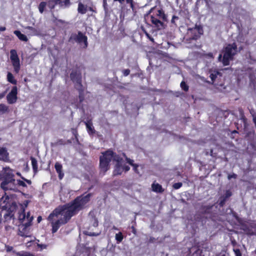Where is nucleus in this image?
<instances>
[{"label":"nucleus","instance_id":"09e8293b","mask_svg":"<svg viewBox=\"0 0 256 256\" xmlns=\"http://www.w3.org/2000/svg\"><path fill=\"white\" fill-rule=\"evenodd\" d=\"M175 18H176V17H175V16H173V18H172V22H174V19Z\"/></svg>","mask_w":256,"mask_h":256},{"label":"nucleus","instance_id":"de8ad7c7","mask_svg":"<svg viewBox=\"0 0 256 256\" xmlns=\"http://www.w3.org/2000/svg\"><path fill=\"white\" fill-rule=\"evenodd\" d=\"M253 120L254 123L255 124V125H256V118H254Z\"/></svg>","mask_w":256,"mask_h":256},{"label":"nucleus","instance_id":"20e7f679","mask_svg":"<svg viewBox=\"0 0 256 256\" xmlns=\"http://www.w3.org/2000/svg\"><path fill=\"white\" fill-rule=\"evenodd\" d=\"M236 52V46L235 44H228L224 50L223 58L222 60V54H220L218 56V60L222 61L224 66H228L230 64V62L232 59V56L235 54Z\"/></svg>","mask_w":256,"mask_h":256},{"label":"nucleus","instance_id":"5701e85b","mask_svg":"<svg viewBox=\"0 0 256 256\" xmlns=\"http://www.w3.org/2000/svg\"><path fill=\"white\" fill-rule=\"evenodd\" d=\"M58 2L55 0H50L48 2H47V6H48L50 9H52L54 8L55 5Z\"/></svg>","mask_w":256,"mask_h":256},{"label":"nucleus","instance_id":"58836bf2","mask_svg":"<svg viewBox=\"0 0 256 256\" xmlns=\"http://www.w3.org/2000/svg\"><path fill=\"white\" fill-rule=\"evenodd\" d=\"M194 30L198 31L200 34H202V30L200 28H195Z\"/></svg>","mask_w":256,"mask_h":256},{"label":"nucleus","instance_id":"7ed1b4c3","mask_svg":"<svg viewBox=\"0 0 256 256\" xmlns=\"http://www.w3.org/2000/svg\"><path fill=\"white\" fill-rule=\"evenodd\" d=\"M29 202V200H26L22 204H19L16 208L18 209V220L20 224H32L34 217L30 212L25 211Z\"/></svg>","mask_w":256,"mask_h":256},{"label":"nucleus","instance_id":"bb28decb","mask_svg":"<svg viewBox=\"0 0 256 256\" xmlns=\"http://www.w3.org/2000/svg\"><path fill=\"white\" fill-rule=\"evenodd\" d=\"M31 160H32V166L33 168L34 169V170H36L38 168L37 161L36 160L35 158H31Z\"/></svg>","mask_w":256,"mask_h":256},{"label":"nucleus","instance_id":"864d4df0","mask_svg":"<svg viewBox=\"0 0 256 256\" xmlns=\"http://www.w3.org/2000/svg\"><path fill=\"white\" fill-rule=\"evenodd\" d=\"M57 2H60L61 0H55Z\"/></svg>","mask_w":256,"mask_h":256},{"label":"nucleus","instance_id":"aec40b11","mask_svg":"<svg viewBox=\"0 0 256 256\" xmlns=\"http://www.w3.org/2000/svg\"><path fill=\"white\" fill-rule=\"evenodd\" d=\"M78 12L80 13H81L82 14H84L86 12V8L82 4L80 3L78 4Z\"/></svg>","mask_w":256,"mask_h":256},{"label":"nucleus","instance_id":"a211bd4d","mask_svg":"<svg viewBox=\"0 0 256 256\" xmlns=\"http://www.w3.org/2000/svg\"><path fill=\"white\" fill-rule=\"evenodd\" d=\"M7 80L8 82L12 84H16V80L14 79L12 74L10 72H8L7 74Z\"/></svg>","mask_w":256,"mask_h":256},{"label":"nucleus","instance_id":"dca6fc26","mask_svg":"<svg viewBox=\"0 0 256 256\" xmlns=\"http://www.w3.org/2000/svg\"><path fill=\"white\" fill-rule=\"evenodd\" d=\"M14 34L18 36V38L20 40L26 42L28 41V38L26 36L22 34L20 31L15 30L14 32Z\"/></svg>","mask_w":256,"mask_h":256},{"label":"nucleus","instance_id":"c9c22d12","mask_svg":"<svg viewBox=\"0 0 256 256\" xmlns=\"http://www.w3.org/2000/svg\"><path fill=\"white\" fill-rule=\"evenodd\" d=\"M130 72V70H125L124 71V75L125 76H128V74H129Z\"/></svg>","mask_w":256,"mask_h":256},{"label":"nucleus","instance_id":"423d86ee","mask_svg":"<svg viewBox=\"0 0 256 256\" xmlns=\"http://www.w3.org/2000/svg\"><path fill=\"white\" fill-rule=\"evenodd\" d=\"M10 60L14 72L16 74L18 73L20 68V60L16 50L14 49L10 50Z\"/></svg>","mask_w":256,"mask_h":256},{"label":"nucleus","instance_id":"393cba45","mask_svg":"<svg viewBox=\"0 0 256 256\" xmlns=\"http://www.w3.org/2000/svg\"><path fill=\"white\" fill-rule=\"evenodd\" d=\"M47 6V4L46 2H42L39 5V10L40 13H42L44 8Z\"/></svg>","mask_w":256,"mask_h":256},{"label":"nucleus","instance_id":"473e14b6","mask_svg":"<svg viewBox=\"0 0 256 256\" xmlns=\"http://www.w3.org/2000/svg\"><path fill=\"white\" fill-rule=\"evenodd\" d=\"M182 186V182H177L175 183L173 185V187L175 189H178Z\"/></svg>","mask_w":256,"mask_h":256},{"label":"nucleus","instance_id":"f8f14e48","mask_svg":"<svg viewBox=\"0 0 256 256\" xmlns=\"http://www.w3.org/2000/svg\"><path fill=\"white\" fill-rule=\"evenodd\" d=\"M24 32L28 36H40V31L38 28H36L31 26H26L24 28Z\"/></svg>","mask_w":256,"mask_h":256},{"label":"nucleus","instance_id":"c756f323","mask_svg":"<svg viewBox=\"0 0 256 256\" xmlns=\"http://www.w3.org/2000/svg\"><path fill=\"white\" fill-rule=\"evenodd\" d=\"M156 15L162 19L165 18V14L162 10H158L156 13Z\"/></svg>","mask_w":256,"mask_h":256},{"label":"nucleus","instance_id":"9b49d317","mask_svg":"<svg viewBox=\"0 0 256 256\" xmlns=\"http://www.w3.org/2000/svg\"><path fill=\"white\" fill-rule=\"evenodd\" d=\"M70 40H74L75 42L78 43H84V47L87 46V38L82 33L78 32V34H72L70 38Z\"/></svg>","mask_w":256,"mask_h":256},{"label":"nucleus","instance_id":"4468645a","mask_svg":"<svg viewBox=\"0 0 256 256\" xmlns=\"http://www.w3.org/2000/svg\"><path fill=\"white\" fill-rule=\"evenodd\" d=\"M0 160L7 162L8 160V154L6 148H0Z\"/></svg>","mask_w":256,"mask_h":256},{"label":"nucleus","instance_id":"4be33fe9","mask_svg":"<svg viewBox=\"0 0 256 256\" xmlns=\"http://www.w3.org/2000/svg\"><path fill=\"white\" fill-rule=\"evenodd\" d=\"M123 238L124 237L122 232H120L116 234L115 238L116 240L118 243L120 242L122 240Z\"/></svg>","mask_w":256,"mask_h":256},{"label":"nucleus","instance_id":"8fccbe9b","mask_svg":"<svg viewBox=\"0 0 256 256\" xmlns=\"http://www.w3.org/2000/svg\"><path fill=\"white\" fill-rule=\"evenodd\" d=\"M106 4V0H104V5L105 6Z\"/></svg>","mask_w":256,"mask_h":256},{"label":"nucleus","instance_id":"412c9836","mask_svg":"<svg viewBox=\"0 0 256 256\" xmlns=\"http://www.w3.org/2000/svg\"><path fill=\"white\" fill-rule=\"evenodd\" d=\"M8 110V106L4 104H0V114H3Z\"/></svg>","mask_w":256,"mask_h":256},{"label":"nucleus","instance_id":"2eb2a0df","mask_svg":"<svg viewBox=\"0 0 256 256\" xmlns=\"http://www.w3.org/2000/svg\"><path fill=\"white\" fill-rule=\"evenodd\" d=\"M152 23L155 25L156 27L159 30L162 29L164 27L163 23L160 22L159 20L154 18L153 16H151L150 18Z\"/></svg>","mask_w":256,"mask_h":256},{"label":"nucleus","instance_id":"2f4dec72","mask_svg":"<svg viewBox=\"0 0 256 256\" xmlns=\"http://www.w3.org/2000/svg\"><path fill=\"white\" fill-rule=\"evenodd\" d=\"M180 86L182 90H184L185 91H187L188 89V86L186 84V83L184 82H182L180 84Z\"/></svg>","mask_w":256,"mask_h":256},{"label":"nucleus","instance_id":"a18cd8bd","mask_svg":"<svg viewBox=\"0 0 256 256\" xmlns=\"http://www.w3.org/2000/svg\"><path fill=\"white\" fill-rule=\"evenodd\" d=\"M236 256H241L240 254V252H239L238 250H236Z\"/></svg>","mask_w":256,"mask_h":256},{"label":"nucleus","instance_id":"49530a36","mask_svg":"<svg viewBox=\"0 0 256 256\" xmlns=\"http://www.w3.org/2000/svg\"><path fill=\"white\" fill-rule=\"evenodd\" d=\"M42 219V218L41 216H38V222H40L41 221Z\"/></svg>","mask_w":256,"mask_h":256},{"label":"nucleus","instance_id":"e433bc0d","mask_svg":"<svg viewBox=\"0 0 256 256\" xmlns=\"http://www.w3.org/2000/svg\"><path fill=\"white\" fill-rule=\"evenodd\" d=\"M58 174V176L60 179H62L64 176V173L61 171L60 172H57Z\"/></svg>","mask_w":256,"mask_h":256},{"label":"nucleus","instance_id":"c03bdc74","mask_svg":"<svg viewBox=\"0 0 256 256\" xmlns=\"http://www.w3.org/2000/svg\"><path fill=\"white\" fill-rule=\"evenodd\" d=\"M6 30V28L4 26H0V31H4Z\"/></svg>","mask_w":256,"mask_h":256},{"label":"nucleus","instance_id":"79ce46f5","mask_svg":"<svg viewBox=\"0 0 256 256\" xmlns=\"http://www.w3.org/2000/svg\"><path fill=\"white\" fill-rule=\"evenodd\" d=\"M206 56H208V58H214L212 54V53H209V54H207Z\"/></svg>","mask_w":256,"mask_h":256},{"label":"nucleus","instance_id":"5fc2aeb1","mask_svg":"<svg viewBox=\"0 0 256 256\" xmlns=\"http://www.w3.org/2000/svg\"><path fill=\"white\" fill-rule=\"evenodd\" d=\"M114 230H116L117 228H116V227H114Z\"/></svg>","mask_w":256,"mask_h":256},{"label":"nucleus","instance_id":"a878e982","mask_svg":"<svg viewBox=\"0 0 256 256\" xmlns=\"http://www.w3.org/2000/svg\"><path fill=\"white\" fill-rule=\"evenodd\" d=\"M55 168L57 172H60L62 171V164L60 163L56 162L55 164Z\"/></svg>","mask_w":256,"mask_h":256},{"label":"nucleus","instance_id":"ea45409f","mask_svg":"<svg viewBox=\"0 0 256 256\" xmlns=\"http://www.w3.org/2000/svg\"><path fill=\"white\" fill-rule=\"evenodd\" d=\"M87 234L88 235V236H98V234H96L94 232H90L88 233Z\"/></svg>","mask_w":256,"mask_h":256},{"label":"nucleus","instance_id":"0eeeda50","mask_svg":"<svg viewBox=\"0 0 256 256\" xmlns=\"http://www.w3.org/2000/svg\"><path fill=\"white\" fill-rule=\"evenodd\" d=\"M14 170L9 167H6L2 168L0 172V180H8L14 178Z\"/></svg>","mask_w":256,"mask_h":256},{"label":"nucleus","instance_id":"7c9ffc66","mask_svg":"<svg viewBox=\"0 0 256 256\" xmlns=\"http://www.w3.org/2000/svg\"><path fill=\"white\" fill-rule=\"evenodd\" d=\"M16 174L20 176L21 177L22 179L24 180L28 184L30 185L31 184H32V182L30 180H27V179H26L25 178H24V177L22 176H21V174L20 172H16Z\"/></svg>","mask_w":256,"mask_h":256},{"label":"nucleus","instance_id":"f3484780","mask_svg":"<svg viewBox=\"0 0 256 256\" xmlns=\"http://www.w3.org/2000/svg\"><path fill=\"white\" fill-rule=\"evenodd\" d=\"M152 188L154 192H163V189L160 184L154 182L152 185Z\"/></svg>","mask_w":256,"mask_h":256},{"label":"nucleus","instance_id":"6e6552de","mask_svg":"<svg viewBox=\"0 0 256 256\" xmlns=\"http://www.w3.org/2000/svg\"><path fill=\"white\" fill-rule=\"evenodd\" d=\"M0 186L4 190H17V184H16V180L15 179L8 180H3L1 183Z\"/></svg>","mask_w":256,"mask_h":256},{"label":"nucleus","instance_id":"72a5a7b5","mask_svg":"<svg viewBox=\"0 0 256 256\" xmlns=\"http://www.w3.org/2000/svg\"><path fill=\"white\" fill-rule=\"evenodd\" d=\"M64 4H62V6H67L70 5V0H64L63 2Z\"/></svg>","mask_w":256,"mask_h":256},{"label":"nucleus","instance_id":"cd10ccee","mask_svg":"<svg viewBox=\"0 0 256 256\" xmlns=\"http://www.w3.org/2000/svg\"><path fill=\"white\" fill-rule=\"evenodd\" d=\"M25 181L24 180H16V184H17V185H18V186H22L23 187H26V185L25 183Z\"/></svg>","mask_w":256,"mask_h":256},{"label":"nucleus","instance_id":"9d476101","mask_svg":"<svg viewBox=\"0 0 256 256\" xmlns=\"http://www.w3.org/2000/svg\"><path fill=\"white\" fill-rule=\"evenodd\" d=\"M18 88L16 86H14L10 92L6 96L7 102L9 104H13L16 102L18 97Z\"/></svg>","mask_w":256,"mask_h":256},{"label":"nucleus","instance_id":"39448f33","mask_svg":"<svg viewBox=\"0 0 256 256\" xmlns=\"http://www.w3.org/2000/svg\"><path fill=\"white\" fill-rule=\"evenodd\" d=\"M0 207L2 208H8L10 212H13L18 208V204L15 202H11L8 196H4L0 199Z\"/></svg>","mask_w":256,"mask_h":256},{"label":"nucleus","instance_id":"a19ab883","mask_svg":"<svg viewBox=\"0 0 256 256\" xmlns=\"http://www.w3.org/2000/svg\"><path fill=\"white\" fill-rule=\"evenodd\" d=\"M236 178V175L235 174H233L232 175H229L228 176V179H230L232 178Z\"/></svg>","mask_w":256,"mask_h":256},{"label":"nucleus","instance_id":"c85d7f7f","mask_svg":"<svg viewBox=\"0 0 256 256\" xmlns=\"http://www.w3.org/2000/svg\"><path fill=\"white\" fill-rule=\"evenodd\" d=\"M219 72H213L210 74V78L212 82L216 79V78Z\"/></svg>","mask_w":256,"mask_h":256},{"label":"nucleus","instance_id":"ddd939ff","mask_svg":"<svg viewBox=\"0 0 256 256\" xmlns=\"http://www.w3.org/2000/svg\"><path fill=\"white\" fill-rule=\"evenodd\" d=\"M70 78L74 82H76L80 86V85L81 77L79 72H72L70 74Z\"/></svg>","mask_w":256,"mask_h":256},{"label":"nucleus","instance_id":"603ef678","mask_svg":"<svg viewBox=\"0 0 256 256\" xmlns=\"http://www.w3.org/2000/svg\"><path fill=\"white\" fill-rule=\"evenodd\" d=\"M3 96H4L3 94H0V98H2Z\"/></svg>","mask_w":256,"mask_h":256},{"label":"nucleus","instance_id":"4c0bfd02","mask_svg":"<svg viewBox=\"0 0 256 256\" xmlns=\"http://www.w3.org/2000/svg\"><path fill=\"white\" fill-rule=\"evenodd\" d=\"M94 224H93V226H94V227H96L98 226V222L96 220V219H94Z\"/></svg>","mask_w":256,"mask_h":256},{"label":"nucleus","instance_id":"f257e3e1","mask_svg":"<svg viewBox=\"0 0 256 256\" xmlns=\"http://www.w3.org/2000/svg\"><path fill=\"white\" fill-rule=\"evenodd\" d=\"M90 194L78 197L71 204L56 208L48 217L51 222L52 233L56 232L61 224H64L70 218L84 208L89 202Z\"/></svg>","mask_w":256,"mask_h":256},{"label":"nucleus","instance_id":"37998d69","mask_svg":"<svg viewBox=\"0 0 256 256\" xmlns=\"http://www.w3.org/2000/svg\"><path fill=\"white\" fill-rule=\"evenodd\" d=\"M147 37L152 42H154V39L152 38L148 34H146Z\"/></svg>","mask_w":256,"mask_h":256},{"label":"nucleus","instance_id":"f03ea898","mask_svg":"<svg viewBox=\"0 0 256 256\" xmlns=\"http://www.w3.org/2000/svg\"><path fill=\"white\" fill-rule=\"evenodd\" d=\"M112 162L114 164V175H120L123 172H128L130 167L127 164L133 166L134 171L140 174L138 168L139 165L134 164L133 160L128 158L124 154L122 156L114 155V152L111 150H108L102 153V156L100 157V171L104 173L109 169V164Z\"/></svg>","mask_w":256,"mask_h":256},{"label":"nucleus","instance_id":"3c124183","mask_svg":"<svg viewBox=\"0 0 256 256\" xmlns=\"http://www.w3.org/2000/svg\"><path fill=\"white\" fill-rule=\"evenodd\" d=\"M118 2L121 3V4H122L124 2V0H118Z\"/></svg>","mask_w":256,"mask_h":256},{"label":"nucleus","instance_id":"b1692460","mask_svg":"<svg viewBox=\"0 0 256 256\" xmlns=\"http://www.w3.org/2000/svg\"><path fill=\"white\" fill-rule=\"evenodd\" d=\"M225 195H226L225 196V198L224 199L221 200L220 202V204L221 206H223V204H224V202L226 200V199L228 198V197H230L232 195V194H231V192L230 191L228 190V191L226 192Z\"/></svg>","mask_w":256,"mask_h":256},{"label":"nucleus","instance_id":"6ab92c4d","mask_svg":"<svg viewBox=\"0 0 256 256\" xmlns=\"http://www.w3.org/2000/svg\"><path fill=\"white\" fill-rule=\"evenodd\" d=\"M86 124L88 133L90 134H93L94 132V130L92 124L88 122L86 123Z\"/></svg>","mask_w":256,"mask_h":256},{"label":"nucleus","instance_id":"f704fd0d","mask_svg":"<svg viewBox=\"0 0 256 256\" xmlns=\"http://www.w3.org/2000/svg\"><path fill=\"white\" fill-rule=\"evenodd\" d=\"M128 4H130L132 8H134L133 0H126Z\"/></svg>","mask_w":256,"mask_h":256},{"label":"nucleus","instance_id":"1a4fd4ad","mask_svg":"<svg viewBox=\"0 0 256 256\" xmlns=\"http://www.w3.org/2000/svg\"><path fill=\"white\" fill-rule=\"evenodd\" d=\"M31 224H20L18 226V234L22 236L28 237L30 236Z\"/></svg>","mask_w":256,"mask_h":256}]
</instances>
